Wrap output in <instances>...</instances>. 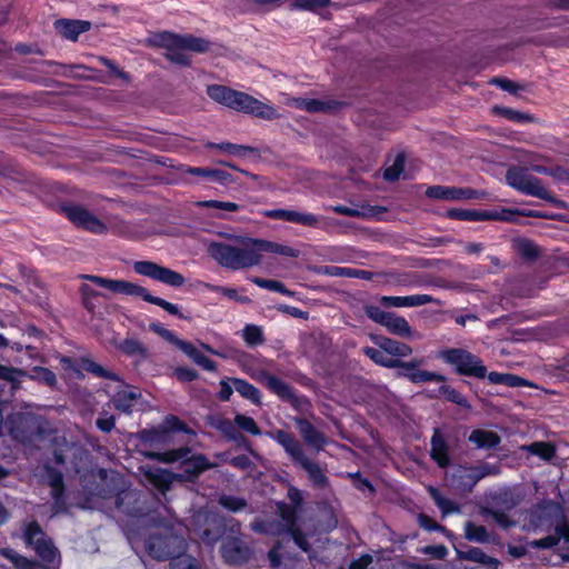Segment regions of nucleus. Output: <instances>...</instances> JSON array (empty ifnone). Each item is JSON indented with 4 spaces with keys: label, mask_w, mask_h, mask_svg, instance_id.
<instances>
[{
    "label": "nucleus",
    "mask_w": 569,
    "mask_h": 569,
    "mask_svg": "<svg viewBox=\"0 0 569 569\" xmlns=\"http://www.w3.org/2000/svg\"><path fill=\"white\" fill-rule=\"evenodd\" d=\"M74 467L76 472L80 473L81 487L89 496L103 500L113 499L116 509L131 518H143L149 513V495L132 488L123 475L103 468L83 470L81 465Z\"/></svg>",
    "instance_id": "1"
},
{
    "label": "nucleus",
    "mask_w": 569,
    "mask_h": 569,
    "mask_svg": "<svg viewBox=\"0 0 569 569\" xmlns=\"http://www.w3.org/2000/svg\"><path fill=\"white\" fill-rule=\"evenodd\" d=\"M206 92L214 102L234 111L251 114L264 120H273L279 117L277 109L272 106L227 86L209 84L207 86Z\"/></svg>",
    "instance_id": "2"
},
{
    "label": "nucleus",
    "mask_w": 569,
    "mask_h": 569,
    "mask_svg": "<svg viewBox=\"0 0 569 569\" xmlns=\"http://www.w3.org/2000/svg\"><path fill=\"white\" fill-rule=\"evenodd\" d=\"M239 246L224 242H211L208 246L209 256L221 267L230 270L248 269L259 264L256 256L253 238H238Z\"/></svg>",
    "instance_id": "3"
},
{
    "label": "nucleus",
    "mask_w": 569,
    "mask_h": 569,
    "mask_svg": "<svg viewBox=\"0 0 569 569\" xmlns=\"http://www.w3.org/2000/svg\"><path fill=\"white\" fill-rule=\"evenodd\" d=\"M177 428L178 418L176 416H168L166 421L159 427L140 431L138 438L141 446L150 449L143 451L144 457L158 459L161 462H173L174 457L169 456H174L177 451L168 452L166 448L172 438V431Z\"/></svg>",
    "instance_id": "4"
},
{
    "label": "nucleus",
    "mask_w": 569,
    "mask_h": 569,
    "mask_svg": "<svg viewBox=\"0 0 569 569\" xmlns=\"http://www.w3.org/2000/svg\"><path fill=\"white\" fill-rule=\"evenodd\" d=\"M80 278L91 281L97 286L114 293L140 297L142 300L147 302L161 307L170 315H178V307L176 305L170 303L162 298L152 296L144 287H141L139 284L126 280L109 279L93 274H81Z\"/></svg>",
    "instance_id": "5"
},
{
    "label": "nucleus",
    "mask_w": 569,
    "mask_h": 569,
    "mask_svg": "<svg viewBox=\"0 0 569 569\" xmlns=\"http://www.w3.org/2000/svg\"><path fill=\"white\" fill-rule=\"evenodd\" d=\"M194 535L210 547H213L228 530L226 518L213 511H198L191 519Z\"/></svg>",
    "instance_id": "6"
},
{
    "label": "nucleus",
    "mask_w": 569,
    "mask_h": 569,
    "mask_svg": "<svg viewBox=\"0 0 569 569\" xmlns=\"http://www.w3.org/2000/svg\"><path fill=\"white\" fill-rule=\"evenodd\" d=\"M440 358L453 366L459 375L483 379L487 376V368L482 360L460 348H451L440 352Z\"/></svg>",
    "instance_id": "7"
},
{
    "label": "nucleus",
    "mask_w": 569,
    "mask_h": 569,
    "mask_svg": "<svg viewBox=\"0 0 569 569\" xmlns=\"http://www.w3.org/2000/svg\"><path fill=\"white\" fill-rule=\"evenodd\" d=\"M24 542L32 546L41 565L51 566L59 556L57 547L50 538L46 537L44 531L37 520L30 521L23 532Z\"/></svg>",
    "instance_id": "8"
},
{
    "label": "nucleus",
    "mask_w": 569,
    "mask_h": 569,
    "mask_svg": "<svg viewBox=\"0 0 569 569\" xmlns=\"http://www.w3.org/2000/svg\"><path fill=\"white\" fill-rule=\"evenodd\" d=\"M506 181L509 186L525 194L547 201L552 199L550 191L542 186L541 180L529 174L526 168H509L506 173Z\"/></svg>",
    "instance_id": "9"
},
{
    "label": "nucleus",
    "mask_w": 569,
    "mask_h": 569,
    "mask_svg": "<svg viewBox=\"0 0 569 569\" xmlns=\"http://www.w3.org/2000/svg\"><path fill=\"white\" fill-rule=\"evenodd\" d=\"M148 555L157 560H170L169 569H178V555L172 547V537L161 533H151L146 540Z\"/></svg>",
    "instance_id": "10"
},
{
    "label": "nucleus",
    "mask_w": 569,
    "mask_h": 569,
    "mask_svg": "<svg viewBox=\"0 0 569 569\" xmlns=\"http://www.w3.org/2000/svg\"><path fill=\"white\" fill-rule=\"evenodd\" d=\"M62 210L71 222L89 232L102 234L108 231L107 226L97 216L81 206H64Z\"/></svg>",
    "instance_id": "11"
},
{
    "label": "nucleus",
    "mask_w": 569,
    "mask_h": 569,
    "mask_svg": "<svg viewBox=\"0 0 569 569\" xmlns=\"http://www.w3.org/2000/svg\"><path fill=\"white\" fill-rule=\"evenodd\" d=\"M220 551L223 561L231 566L244 565L252 556L251 548L237 536L227 537L222 541Z\"/></svg>",
    "instance_id": "12"
},
{
    "label": "nucleus",
    "mask_w": 569,
    "mask_h": 569,
    "mask_svg": "<svg viewBox=\"0 0 569 569\" xmlns=\"http://www.w3.org/2000/svg\"><path fill=\"white\" fill-rule=\"evenodd\" d=\"M132 268L137 274L148 277L152 280L159 281L171 287L178 286V272L166 267H162L153 261H136Z\"/></svg>",
    "instance_id": "13"
},
{
    "label": "nucleus",
    "mask_w": 569,
    "mask_h": 569,
    "mask_svg": "<svg viewBox=\"0 0 569 569\" xmlns=\"http://www.w3.org/2000/svg\"><path fill=\"white\" fill-rule=\"evenodd\" d=\"M400 366H396L398 377L407 378L413 383L436 381L443 382L446 377L437 372L420 370L419 367L423 363L422 359H412L411 361H402L399 359Z\"/></svg>",
    "instance_id": "14"
},
{
    "label": "nucleus",
    "mask_w": 569,
    "mask_h": 569,
    "mask_svg": "<svg viewBox=\"0 0 569 569\" xmlns=\"http://www.w3.org/2000/svg\"><path fill=\"white\" fill-rule=\"evenodd\" d=\"M252 378L268 388L271 392L280 397L282 400H286L291 405H296L299 401L291 386L277 378L276 376L270 375L266 370L257 371L252 375Z\"/></svg>",
    "instance_id": "15"
},
{
    "label": "nucleus",
    "mask_w": 569,
    "mask_h": 569,
    "mask_svg": "<svg viewBox=\"0 0 569 569\" xmlns=\"http://www.w3.org/2000/svg\"><path fill=\"white\" fill-rule=\"evenodd\" d=\"M478 194V191L471 188L432 186L426 190L427 197L439 200L477 199Z\"/></svg>",
    "instance_id": "16"
},
{
    "label": "nucleus",
    "mask_w": 569,
    "mask_h": 569,
    "mask_svg": "<svg viewBox=\"0 0 569 569\" xmlns=\"http://www.w3.org/2000/svg\"><path fill=\"white\" fill-rule=\"evenodd\" d=\"M264 217L274 219V220H283L287 222L298 223L306 227H317L319 223V218L312 213H302L295 210L287 209H273L267 210Z\"/></svg>",
    "instance_id": "17"
},
{
    "label": "nucleus",
    "mask_w": 569,
    "mask_h": 569,
    "mask_svg": "<svg viewBox=\"0 0 569 569\" xmlns=\"http://www.w3.org/2000/svg\"><path fill=\"white\" fill-rule=\"evenodd\" d=\"M151 465H140L139 470L144 473L147 481L158 491L164 493L172 483L178 479V473L166 469L151 470Z\"/></svg>",
    "instance_id": "18"
},
{
    "label": "nucleus",
    "mask_w": 569,
    "mask_h": 569,
    "mask_svg": "<svg viewBox=\"0 0 569 569\" xmlns=\"http://www.w3.org/2000/svg\"><path fill=\"white\" fill-rule=\"evenodd\" d=\"M438 302L429 295H413L407 297L382 296L380 303L386 308L419 307L428 303Z\"/></svg>",
    "instance_id": "19"
},
{
    "label": "nucleus",
    "mask_w": 569,
    "mask_h": 569,
    "mask_svg": "<svg viewBox=\"0 0 569 569\" xmlns=\"http://www.w3.org/2000/svg\"><path fill=\"white\" fill-rule=\"evenodd\" d=\"M141 396V392L137 388L126 387L121 390H118L112 396L110 403L114 409L126 415H130Z\"/></svg>",
    "instance_id": "20"
},
{
    "label": "nucleus",
    "mask_w": 569,
    "mask_h": 569,
    "mask_svg": "<svg viewBox=\"0 0 569 569\" xmlns=\"http://www.w3.org/2000/svg\"><path fill=\"white\" fill-rule=\"evenodd\" d=\"M148 42L151 46L164 49V56L171 62H178V37L170 32L152 34Z\"/></svg>",
    "instance_id": "21"
},
{
    "label": "nucleus",
    "mask_w": 569,
    "mask_h": 569,
    "mask_svg": "<svg viewBox=\"0 0 569 569\" xmlns=\"http://www.w3.org/2000/svg\"><path fill=\"white\" fill-rule=\"evenodd\" d=\"M252 243L254 246L256 256L259 258V263L261 262L262 252H271L290 258H297L300 254V251L298 249L263 239L253 238Z\"/></svg>",
    "instance_id": "22"
},
{
    "label": "nucleus",
    "mask_w": 569,
    "mask_h": 569,
    "mask_svg": "<svg viewBox=\"0 0 569 569\" xmlns=\"http://www.w3.org/2000/svg\"><path fill=\"white\" fill-rule=\"evenodd\" d=\"M295 423L307 445L318 450L322 448L325 436L309 420L296 418Z\"/></svg>",
    "instance_id": "23"
},
{
    "label": "nucleus",
    "mask_w": 569,
    "mask_h": 569,
    "mask_svg": "<svg viewBox=\"0 0 569 569\" xmlns=\"http://www.w3.org/2000/svg\"><path fill=\"white\" fill-rule=\"evenodd\" d=\"M375 343L382 349L387 356L391 358L400 359L409 357L412 353V348L405 343L387 337H372Z\"/></svg>",
    "instance_id": "24"
},
{
    "label": "nucleus",
    "mask_w": 569,
    "mask_h": 569,
    "mask_svg": "<svg viewBox=\"0 0 569 569\" xmlns=\"http://www.w3.org/2000/svg\"><path fill=\"white\" fill-rule=\"evenodd\" d=\"M90 22L82 20H58L54 28L63 38L76 41L78 37L90 29Z\"/></svg>",
    "instance_id": "25"
},
{
    "label": "nucleus",
    "mask_w": 569,
    "mask_h": 569,
    "mask_svg": "<svg viewBox=\"0 0 569 569\" xmlns=\"http://www.w3.org/2000/svg\"><path fill=\"white\" fill-rule=\"evenodd\" d=\"M448 436L441 428H435L431 437V451L430 456L436 462H450L449 461V446L447 442Z\"/></svg>",
    "instance_id": "26"
},
{
    "label": "nucleus",
    "mask_w": 569,
    "mask_h": 569,
    "mask_svg": "<svg viewBox=\"0 0 569 569\" xmlns=\"http://www.w3.org/2000/svg\"><path fill=\"white\" fill-rule=\"evenodd\" d=\"M0 555L9 560L16 569H59L48 565H41L39 561L27 558L26 556L19 555L11 548H3Z\"/></svg>",
    "instance_id": "27"
},
{
    "label": "nucleus",
    "mask_w": 569,
    "mask_h": 569,
    "mask_svg": "<svg viewBox=\"0 0 569 569\" xmlns=\"http://www.w3.org/2000/svg\"><path fill=\"white\" fill-rule=\"evenodd\" d=\"M273 438L280 443L284 450L289 453V456L296 460L297 462H306L302 460L303 452L301 443L296 439V437L287 432L284 430H277L273 433Z\"/></svg>",
    "instance_id": "28"
},
{
    "label": "nucleus",
    "mask_w": 569,
    "mask_h": 569,
    "mask_svg": "<svg viewBox=\"0 0 569 569\" xmlns=\"http://www.w3.org/2000/svg\"><path fill=\"white\" fill-rule=\"evenodd\" d=\"M212 42L206 38L197 37L190 33L180 34V51H188L198 54L211 50Z\"/></svg>",
    "instance_id": "29"
},
{
    "label": "nucleus",
    "mask_w": 569,
    "mask_h": 569,
    "mask_svg": "<svg viewBox=\"0 0 569 569\" xmlns=\"http://www.w3.org/2000/svg\"><path fill=\"white\" fill-rule=\"evenodd\" d=\"M42 466L39 472L43 481L51 488V492L66 490L64 477L61 470L56 468L54 465H38Z\"/></svg>",
    "instance_id": "30"
},
{
    "label": "nucleus",
    "mask_w": 569,
    "mask_h": 569,
    "mask_svg": "<svg viewBox=\"0 0 569 569\" xmlns=\"http://www.w3.org/2000/svg\"><path fill=\"white\" fill-rule=\"evenodd\" d=\"M180 170H183L184 172L191 173L193 176L210 179L212 181L223 183V184L233 182L231 174L229 172H227L224 170H220V169L193 168V167L182 168V167H180Z\"/></svg>",
    "instance_id": "31"
},
{
    "label": "nucleus",
    "mask_w": 569,
    "mask_h": 569,
    "mask_svg": "<svg viewBox=\"0 0 569 569\" xmlns=\"http://www.w3.org/2000/svg\"><path fill=\"white\" fill-rule=\"evenodd\" d=\"M19 421H20V425L23 428L28 429L31 433H30V436H28V435H24L23 431H21L18 427L13 428L11 430V433L13 435V437L16 439H18L19 441H21L23 443H27V442H32L33 437L34 438L41 437L40 426H39V422L37 419H34L33 417H19Z\"/></svg>",
    "instance_id": "32"
},
{
    "label": "nucleus",
    "mask_w": 569,
    "mask_h": 569,
    "mask_svg": "<svg viewBox=\"0 0 569 569\" xmlns=\"http://www.w3.org/2000/svg\"><path fill=\"white\" fill-rule=\"evenodd\" d=\"M180 351L186 353L196 365L203 368L207 371H216L217 365L202 355L199 349H197L190 342H186L180 340Z\"/></svg>",
    "instance_id": "33"
},
{
    "label": "nucleus",
    "mask_w": 569,
    "mask_h": 569,
    "mask_svg": "<svg viewBox=\"0 0 569 569\" xmlns=\"http://www.w3.org/2000/svg\"><path fill=\"white\" fill-rule=\"evenodd\" d=\"M383 327H386L390 333L402 338H411L413 335L409 322L403 317L393 312L389 313Z\"/></svg>",
    "instance_id": "34"
},
{
    "label": "nucleus",
    "mask_w": 569,
    "mask_h": 569,
    "mask_svg": "<svg viewBox=\"0 0 569 569\" xmlns=\"http://www.w3.org/2000/svg\"><path fill=\"white\" fill-rule=\"evenodd\" d=\"M447 217L461 221H483L498 219V216L492 212L465 209H450L447 212Z\"/></svg>",
    "instance_id": "35"
},
{
    "label": "nucleus",
    "mask_w": 569,
    "mask_h": 569,
    "mask_svg": "<svg viewBox=\"0 0 569 569\" xmlns=\"http://www.w3.org/2000/svg\"><path fill=\"white\" fill-rule=\"evenodd\" d=\"M469 441L477 448L491 449L499 445L500 437L490 430L476 429L470 433Z\"/></svg>",
    "instance_id": "36"
},
{
    "label": "nucleus",
    "mask_w": 569,
    "mask_h": 569,
    "mask_svg": "<svg viewBox=\"0 0 569 569\" xmlns=\"http://www.w3.org/2000/svg\"><path fill=\"white\" fill-rule=\"evenodd\" d=\"M458 556L460 559H466L481 565H487L495 569L500 563L497 558L487 555L486 552H483L482 549L478 547H470L467 551H458Z\"/></svg>",
    "instance_id": "37"
},
{
    "label": "nucleus",
    "mask_w": 569,
    "mask_h": 569,
    "mask_svg": "<svg viewBox=\"0 0 569 569\" xmlns=\"http://www.w3.org/2000/svg\"><path fill=\"white\" fill-rule=\"evenodd\" d=\"M234 390L243 398L250 400L254 405H261L260 391L248 381L240 378H231Z\"/></svg>",
    "instance_id": "38"
},
{
    "label": "nucleus",
    "mask_w": 569,
    "mask_h": 569,
    "mask_svg": "<svg viewBox=\"0 0 569 569\" xmlns=\"http://www.w3.org/2000/svg\"><path fill=\"white\" fill-rule=\"evenodd\" d=\"M251 528L258 533L271 536H278L282 532H287L284 525L277 519L256 520L251 523Z\"/></svg>",
    "instance_id": "39"
},
{
    "label": "nucleus",
    "mask_w": 569,
    "mask_h": 569,
    "mask_svg": "<svg viewBox=\"0 0 569 569\" xmlns=\"http://www.w3.org/2000/svg\"><path fill=\"white\" fill-rule=\"evenodd\" d=\"M362 352L375 363L385 368L391 369L396 368V366H400L399 359L387 356V353L380 348L365 347L362 348Z\"/></svg>",
    "instance_id": "40"
},
{
    "label": "nucleus",
    "mask_w": 569,
    "mask_h": 569,
    "mask_svg": "<svg viewBox=\"0 0 569 569\" xmlns=\"http://www.w3.org/2000/svg\"><path fill=\"white\" fill-rule=\"evenodd\" d=\"M197 207L200 208H213L219 210V212L214 213L213 217L218 219H224V212H236L240 209V206L236 202L231 201H219V200H204L196 202Z\"/></svg>",
    "instance_id": "41"
},
{
    "label": "nucleus",
    "mask_w": 569,
    "mask_h": 569,
    "mask_svg": "<svg viewBox=\"0 0 569 569\" xmlns=\"http://www.w3.org/2000/svg\"><path fill=\"white\" fill-rule=\"evenodd\" d=\"M517 253L522 258L533 261L541 254L540 248L530 239L519 238L515 241Z\"/></svg>",
    "instance_id": "42"
},
{
    "label": "nucleus",
    "mask_w": 569,
    "mask_h": 569,
    "mask_svg": "<svg viewBox=\"0 0 569 569\" xmlns=\"http://www.w3.org/2000/svg\"><path fill=\"white\" fill-rule=\"evenodd\" d=\"M79 291L81 295L82 306L88 312L93 315L99 308L98 299L101 293L87 283L81 284Z\"/></svg>",
    "instance_id": "43"
},
{
    "label": "nucleus",
    "mask_w": 569,
    "mask_h": 569,
    "mask_svg": "<svg viewBox=\"0 0 569 569\" xmlns=\"http://www.w3.org/2000/svg\"><path fill=\"white\" fill-rule=\"evenodd\" d=\"M521 449L547 461L551 460L556 452L552 443L543 441L532 442L529 446L521 447Z\"/></svg>",
    "instance_id": "44"
},
{
    "label": "nucleus",
    "mask_w": 569,
    "mask_h": 569,
    "mask_svg": "<svg viewBox=\"0 0 569 569\" xmlns=\"http://www.w3.org/2000/svg\"><path fill=\"white\" fill-rule=\"evenodd\" d=\"M486 377L491 383L495 385H505L508 387H521L527 385V381L523 378L512 373H500L492 371Z\"/></svg>",
    "instance_id": "45"
},
{
    "label": "nucleus",
    "mask_w": 569,
    "mask_h": 569,
    "mask_svg": "<svg viewBox=\"0 0 569 569\" xmlns=\"http://www.w3.org/2000/svg\"><path fill=\"white\" fill-rule=\"evenodd\" d=\"M338 103L336 101H326L319 99H299L297 107L309 112H322L335 109Z\"/></svg>",
    "instance_id": "46"
},
{
    "label": "nucleus",
    "mask_w": 569,
    "mask_h": 569,
    "mask_svg": "<svg viewBox=\"0 0 569 569\" xmlns=\"http://www.w3.org/2000/svg\"><path fill=\"white\" fill-rule=\"evenodd\" d=\"M465 537L469 541L486 543L489 541V533L485 526L467 521L465 525Z\"/></svg>",
    "instance_id": "47"
},
{
    "label": "nucleus",
    "mask_w": 569,
    "mask_h": 569,
    "mask_svg": "<svg viewBox=\"0 0 569 569\" xmlns=\"http://www.w3.org/2000/svg\"><path fill=\"white\" fill-rule=\"evenodd\" d=\"M277 509L281 522L284 525L287 530L297 526V510L292 505L281 501L278 502Z\"/></svg>",
    "instance_id": "48"
},
{
    "label": "nucleus",
    "mask_w": 569,
    "mask_h": 569,
    "mask_svg": "<svg viewBox=\"0 0 569 569\" xmlns=\"http://www.w3.org/2000/svg\"><path fill=\"white\" fill-rule=\"evenodd\" d=\"M492 112L495 114L501 116V117H503L510 121H513V122H530V121H532L531 114L525 113V112H521V111H518V110H515L511 108H507V107L495 106L492 108Z\"/></svg>",
    "instance_id": "49"
},
{
    "label": "nucleus",
    "mask_w": 569,
    "mask_h": 569,
    "mask_svg": "<svg viewBox=\"0 0 569 569\" xmlns=\"http://www.w3.org/2000/svg\"><path fill=\"white\" fill-rule=\"evenodd\" d=\"M119 349L127 356H140L142 358L147 357V348L138 339H133V338L124 339L119 345Z\"/></svg>",
    "instance_id": "50"
},
{
    "label": "nucleus",
    "mask_w": 569,
    "mask_h": 569,
    "mask_svg": "<svg viewBox=\"0 0 569 569\" xmlns=\"http://www.w3.org/2000/svg\"><path fill=\"white\" fill-rule=\"evenodd\" d=\"M438 393L452 403H456L462 408H470V405L466 397L448 385H442L441 387H439Z\"/></svg>",
    "instance_id": "51"
},
{
    "label": "nucleus",
    "mask_w": 569,
    "mask_h": 569,
    "mask_svg": "<svg viewBox=\"0 0 569 569\" xmlns=\"http://www.w3.org/2000/svg\"><path fill=\"white\" fill-rule=\"evenodd\" d=\"M242 338L248 346H259L264 342L262 329L256 325H247L242 330Z\"/></svg>",
    "instance_id": "52"
},
{
    "label": "nucleus",
    "mask_w": 569,
    "mask_h": 569,
    "mask_svg": "<svg viewBox=\"0 0 569 569\" xmlns=\"http://www.w3.org/2000/svg\"><path fill=\"white\" fill-rule=\"evenodd\" d=\"M82 368L86 371L94 375L96 377L109 379V380H113V381L119 380V377L116 373L108 371L102 366H100L99 363H97L90 359H82Z\"/></svg>",
    "instance_id": "53"
},
{
    "label": "nucleus",
    "mask_w": 569,
    "mask_h": 569,
    "mask_svg": "<svg viewBox=\"0 0 569 569\" xmlns=\"http://www.w3.org/2000/svg\"><path fill=\"white\" fill-rule=\"evenodd\" d=\"M219 505L231 512H238L248 505L247 500L241 497L231 495H221L218 499Z\"/></svg>",
    "instance_id": "54"
},
{
    "label": "nucleus",
    "mask_w": 569,
    "mask_h": 569,
    "mask_svg": "<svg viewBox=\"0 0 569 569\" xmlns=\"http://www.w3.org/2000/svg\"><path fill=\"white\" fill-rule=\"evenodd\" d=\"M27 376L28 373L22 369L0 365V379L11 382L13 389H17L20 379Z\"/></svg>",
    "instance_id": "55"
},
{
    "label": "nucleus",
    "mask_w": 569,
    "mask_h": 569,
    "mask_svg": "<svg viewBox=\"0 0 569 569\" xmlns=\"http://www.w3.org/2000/svg\"><path fill=\"white\" fill-rule=\"evenodd\" d=\"M405 154L399 153L392 166L388 167L383 172V179L389 182H395L399 179L405 167Z\"/></svg>",
    "instance_id": "56"
},
{
    "label": "nucleus",
    "mask_w": 569,
    "mask_h": 569,
    "mask_svg": "<svg viewBox=\"0 0 569 569\" xmlns=\"http://www.w3.org/2000/svg\"><path fill=\"white\" fill-rule=\"evenodd\" d=\"M207 148H216L221 151L232 153V154H241L242 152H254L256 149L249 146H242V144H234L231 142H221V143H214V142H208L206 144Z\"/></svg>",
    "instance_id": "57"
},
{
    "label": "nucleus",
    "mask_w": 569,
    "mask_h": 569,
    "mask_svg": "<svg viewBox=\"0 0 569 569\" xmlns=\"http://www.w3.org/2000/svg\"><path fill=\"white\" fill-rule=\"evenodd\" d=\"M330 3V0H296L291 3V9L317 12Z\"/></svg>",
    "instance_id": "58"
},
{
    "label": "nucleus",
    "mask_w": 569,
    "mask_h": 569,
    "mask_svg": "<svg viewBox=\"0 0 569 569\" xmlns=\"http://www.w3.org/2000/svg\"><path fill=\"white\" fill-rule=\"evenodd\" d=\"M309 476L311 481L319 488H325L328 485V478L323 473V470L320 468V465H301Z\"/></svg>",
    "instance_id": "59"
},
{
    "label": "nucleus",
    "mask_w": 569,
    "mask_h": 569,
    "mask_svg": "<svg viewBox=\"0 0 569 569\" xmlns=\"http://www.w3.org/2000/svg\"><path fill=\"white\" fill-rule=\"evenodd\" d=\"M27 377L41 381L48 386H54L57 383L56 375L51 370L43 367H34L32 369V373L28 375Z\"/></svg>",
    "instance_id": "60"
},
{
    "label": "nucleus",
    "mask_w": 569,
    "mask_h": 569,
    "mask_svg": "<svg viewBox=\"0 0 569 569\" xmlns=\"http://www.w3.org/2000/svg\"><path fill=\"white\" fill-rule=\"evenodd\" d=\"M287 533L290 535L296 546L300 548L302 551L308 552L311 550V545L308 540L307 535L298 526L288 529Z\"/></svg>",
    "instance_id": "61"
},
{
    "label": "nucleus",
    "mask_w": 569,
    "mask_h": 569,
    "mask_svg": "<svg viewBox=\"0 0 569 569\" xmlns=\"http://www.w3.org/2000/svg\"><path fill=\"white\" fill-rule=\"evenodd\" d=\"M184 545V541L180 538V569H204L199 559L182 550Z\"/></svg>",
    "instance_id": "62"
},
{
    "label": "nucleus",
    "mask_w": 569,
    "mask_h": 569,
    "mask_svg": "<svg viewBox=\"0 0 569 569\" xmlns=\"http://www.w3.org/2000/svg\"><path fill=\"white\" fill-rule=\"evenodd\" d=\"M234 423L240 429H242L253 436L261 433V430L259 429L257 422L251 417L239 413L234 417Z\"/></svg>",
    "instance_id": "63"
},
{
    "label": "nucleus",
    "mask_w": 569,
    "mask_h": 569,
    "mask_svg": "<svg viewBox=\"0 0 569 569\" xmlns=\"http://www.w3.org/2000/svg\"><path fill=\"white\" fill-rule=\"evenodd\" d=\"M149 330L158 335L168 343L178 346V338L174 332L164 328L160 322H151L149 325Z\"/></svg>",
    "instance_id": "64"
}]
</instances>
